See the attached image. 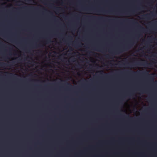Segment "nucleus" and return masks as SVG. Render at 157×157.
<instances>
[{
  "instance_id": "nucleus-1",
  "label": "nucleus",
  "mask_w": 157,
  "mask_h": 157,
  "mask_svg": "<svg viewBox=\"0 0 157 157\" xmlns=\"http://www.w3.org/2000/svg\"><path fill=\"white\" fill-rule=\"evenodd\" d=\"M134 44V41L132 40L123 46L114 50L111 52L112 54H118L123 52L127 50L130 48Z\"/></svg>"
},
{
  "instance_id": "nucleus-2",
  "label": "nucleus",
  "mask_w": 157,
  "mask_h": 157,
  "mask_svg": "<svg viewBox=\"0 0 157 157\" xmlns=\"http://www.w3.org/2000/svg\"><path fill=\"white\" fill-rule=\"evenodd\" d=\"M131 74L134 75H143L145 76L148 77L150 79H152V81H153L154 78L152 76V75L149 74L148 71L146 70L142 72H135L133 71H130Z\"/></svg>"
},
{
  "instance_id": "nucleus-3",
  "label": "nucleus",
  "mask_w": 157,
  "mask_h": 157,
  "mask_svg": "<svg viewBox=\"0 0 157 157\" xmlns=\"http://www.w3.org/2000/svg\"><path fill=\"white\" fill-rule=\"evenodd\" d=\"M123 21L124 22L132 23H133L136 24L137 25L138 27H139L140 28H141L143 31H145L144 28V27H143L140 25L136 21L134 20L125 19L123 20Z\"/></svg>"
},
{
  "instance_id": "nucleus-4",
  "label": "nucleus",
  "mask_w": 157,
  "mask_h": 157,
  "mask_svg": "<svg viewBox=\"0 0 157 157\" xmlns=\"http://www.w3.org/2000/svg\"><path fill=\"white\" fill-rule=\"evenodd\" d=\"M23 27L21 25H20L15 30V32L17 34L20 33L23 30Z\"/></svg>"
},
{
  "instance_id": "nucleus-5",
  "label": "nucleus",
  "mask_w": 157,
  "mask_h": 157,
  "mask_svg": "<svg viewBox=\"0 0 157 157\" xmlns=\"http://www.w3.org/2000/svg\"><path fill=\"white\" fill-rule=\"evenodd\" d=\"M153 13H151L150 14H147L142 15V17L144 19H150L151 16L153 15Z\"/></svg>"
},
{
  "instance_id": "nucleus-6",
  "label": "nucleus",
  "mask_w": 157,
  "mask_h": 157,
  "mask_svg": "<svg viewBox=\"0 0 157 157\" xmlns=\"http://www.w3.org/2000/svg\"><path fill=\"white\" fill-rule=\"evenodd\" d=\"M87 17L89 19H98L99 20H102L104 19V18L102 17H94V16H87Z\"/></svg>"
},
{
  "instance_id": "nucleus-7",
  "label": "nucleus",
  "mask_w": 157,
  "mask_h": 157,
  "mask_svg": "<svg viewBox=\"0 0 157 157\" xmlns=\"http://www.w3.org/2000/svg\"><path fill=\"white\" fill-rule=\"evenodd\" d=\"M95 48L96 49V50L101 52H103L104 50V48L99 47H95Z\"/></svg>"
},
{
  "instance_id": "nucleus-8",
  "label": "nucleus",
  "mask_w": 157,
  "mask_h": 157,
  "mask_svg": "<svg viewBox=\"0 0 157 157\" xmlns=\"http://www.w3.org/2000/svg\"><path fill=\"white\" fill-rule=\"evenodd\" d=\"M81 43H75L74 42L73 43V44L75 48H77L78 47H81Z\"/></svg>"
},
{
  "instance_id": "nucleus-9",
  "label": "nucleus",
  "mask_w": 157,
  "mask_h": 157,
  "mask_svg": "<svg viewBox=\"0 0 157 157\" xmlns=\"http://www.w3.org/2000/svg\"><path fill=\"white\" fill-rule=\"evenodd\" d=\"M137 65H138L145 66V65H146V64L145 63L141 64V63H136L135 64H133L132 66H134Z\"/></svg>"
},
{
  "instance_id": "nucleus-10",
  "label": "nucleus",
  "mask_w": 157,
  "mask_h": 157,
  "mask_svg": "<svg viewBox=\"0 0 157 157\" xmlns=\"http://www.w3.org/2000/svg\"><path fill=\"white\" fill-rule=\"evenodd\" d=\"M46 41L47 43H48L49 42H50L51 41V38L49 37H46Z\"/></svg>"
},
{
  "instance_id": "nucleus-11",
  "label": "nucleus",
  "mask_w": 157,
  "mask_h": 157,
  "mask_svg": "<svg viewBox=\"0 0 157 157\" xmlns=\"http://www.w3.org/2000/svg\"><path fill=\"white\" fill-rule=\"evenodd\" d=\"M41 46V44H36L35 45V47L36 48H37L38 47H40V46Z\"/></svg>"
},
{
  "instance_id": "nucleus-12",
  "label": "nucleus",
  "mask_w": 157,
  "mask_h": 157,
  "mask_svg": "<svg viewBox=\"0 0 157 157\" xmlns=\"http://www.w3.org/2000/svg\"><path fill=\"white\" fill-rule=\"evenodd\" d=\"M134 95V94H133L132 93H131L130 94H128L127 95L131 97V96H133Z\"/></svg>"
},
{
  "instance_id": "nucleus-13",
  "label": "nucleus",
  "mask_w": 157,
  "mask_h": 157,
  "mask_svg": "<svg viewBox=\"0 0 157 157\" xmlns=\"http://www.w3.org/2000/svg\"><path fill=\"white\" fill-rule=\"evenodd\" d=\"M90 10L91 11H93V12H100L99 11V10H92V9Z\"/></svg>"
},
{
  "instance_id": "nucleus-14",
  "label": "nucleus",
  "mask_w": 157,
  "mask_h": 157,
  "mask_svg": "<svg viewBox=\"0 0 157 157\" xmlns=\"http://www.w3.org/2000/svg\"><path fill=\"white\" fill-rule=\"evenodd\" d=\"M93 53V52L91 51H88L87 52V53L89 55H90L91 54Z\"/></svg>"
},
{
  "instance_id": "nucleus-15",
  "label": "nucleus",
  "mask_w": 157,
  "mask_h": 157,
  "mask_svg": "<svg viewBox=\"0 0 157 157\" xmlns=\"http://www.w3.org/2000/svg\"><path fill=\"white\" fill-rule=\"evenodd\" d=\"M110 56L109 55H106L105 56V57L106 58H110Z\"/></svg>"
},
{
  "instance_id": "nucleus-16",
  "label": "nucleus",
  "mask_w": 157,
  "mask_h": 157,
  "mask_svg": "<svg viewBox=\"0 0 157 157\" xmlns=\"http://www.w3.org/2000/svg\"><path fill=\"white\" fill-rule=\"evenodd\" d=\"M140 91L141 92L143 93L144 92H146V90H140Z\"/></svg>"
},
{
  "instance_id": "nucleus-17",
  "label": "nucleus",
  "mask_w": 157,
  "mask_h": 157,
  "mask_svg": "<svg viewBox=\"0 0 157 157\" xmlns=\"http://www.w3.org/2000/svg\"><path fill=\"white\" fill-rule=\"evenodd\" d=\"M31 4H30V5ZM31 10V6H30V10ZM31 29H30V30ZM31 33H30V40L31 39H32V38H31ZM31 48V44L30 43V48Z\"/></svg>"
},
{
  "instance_id": "nucleus-18",
  "label": "nucleus",
  "mask_w": 157,
  "mask_h": 157,
  "mask_svg": "<svg viewBox=\"0 0 157 157\" xmlns=\"http://www.w3.org/2000/svg\"><path fill=\"white\" fill-rule=\"evenodd\" d=\"M58 8H58V7H55V9H56V10L57 12H58V11H59V9H58Z\"/></svg>"
},
{
  "instance_id": "nucleus-19",
  "label": "nucleus",
  "mask_w": 157,
  "mask_h": 157,
  "mask_svg": "<svg viewBox=\"0 0 157 157\" xmlns=\"http://www.w3.org/2000/svg\"><path fill=\"white\" fill-rule=\"evenodd\" d=\"M66 84L67 85L69 86H71V85L69 83H68V82H66Z\"/></svg>"
},
{
  "instance_id": "nucleus-20",
  "label": "nucleus",
  "mask_w": 157,
  "mask_h": 157,
  "mask_svg": "<svg viewBox=\"0 0 157 157\" xmlns=\"http://www.w3.org/2000/svg\"><path fill=\"white\" fill-rule=\"evenodd\" d=\"M30 56H31V52H30ZM31 59H32V58H31L30 57V65L31 64Z\"/></svg>"
},
{
  "instance_id": "nucleus-21",
  "label": "nucleus",
  "mask_w": 157,
  "mask_h": 157,
  "mask_svg": "<svg viewBox=\"0 0 157 157\" xmlns=\"http://www.w3.org/2000/svg\"><path fill=\"white\" fill-rule=\"evenodd\" d=\"M52 17H53V18L54 19H56V16H55L53 15H52Z\"/></svg>"
},
{
  "instance_id": "nucleus-22",
  "label": "nucleus",
  "mask_w": 157,
  "mask_h": 157,
  "mask_svg": "<svg viewBox=\"0 0 157 157\" xmlns=\"http://www.w3.org/2000/svg\"><path fill=\"white\" fill-rule=\"evenodd\" d=\"M140 34L138 33L137 35H136V36L137 37H139V36H140Z\"/></svg>"
},
{
  "instance_id": "nucleus-23",
  "label": "nucleus",
  "mask_w": 157,
  "mask_h": 157,
  "mask_svg": "<svg viewBox=\"0 0 157 157\" xmlns=\"http://www.w3.org/2000/svg\"><path fill=\"white\" fill-rule=\"evenodd\" d=\"M31 69H30V77H31Z\"/></svg>"
},
{
  "instance_id": "nucleus-24",
  "label": "nucleus",
  "mask_w": 157,
  "mask_h": 157,
  "mask_svg": "<svg viewBox=\"0 0 157 157\" xmlns=\"http://www.w3.org/2000/svg\"><path fill=\"white\" fill-rule=\"evenodd\" d=\"M81 66V65L80 64H78V65H77V66L78 67H79L80 66Z\"/></svg>"
},
{
  "instance_id": "nucleus-25",
  "label": "nucleus",
  "mask_w": 157,
  "mask_h": 157,
  "mask_svg": "<svg viewBox=\"0 0 157 157\" xmlns=\"http://www.w3.org/2000/svg\"><path fill=\"white\" fill-rule=\"evenodd\" d=\"M153 29L155 31L156 30V29L155 28Z\"/></svg>"
},
{
  "instance_id": "nucleus-26",
  "label": "nucleus",
  "mask_w": 157,
  "mask_h": 157,
  "mask_svg": "<svg viewBox=\"0 0 157 157\" xmlns=\"http://www.w3.org/2000/svg\"><path fill=\"white\" fill-rule=\"evenodd\" d=\"M40 53V52H36V53L38 54H39Z\"/></svg>"
},
{
  "instance_id": "nucleus-27",
  "label": "nucleus",
  "mask_w": 157,
  "mask_h": 157,
  "mask_svg": "<svg viewBox=\"0 0 157 157\" xmlns=\"http://www.w3.org/2000/svg\"><path fill=\"white\" fill-rule=\"evenodd\" d=\"M147 48V47H144L143 48L145 49V48Z\"/></svg>"
},
{
  "instance_id": "nucleus-28",
  "label": "nucleus",
  "mask_w": 157,
  "mask_h": 157,
  "mask_svg": "<svg viewBox=\"0 0 157 157\" xmlns=\"http://www.w3.org/2000/svg\"><path fill=\"white\" fill-rule=\"evenodd\" d=\"M106 76H108V75H105Z\"/></svg>"
},
{
  "instance_id": "nucleus-29",
  "label": "nucleus",
  "mask_w": 157,
  "mask_h": 157,
  "mask_svg": "<svg viewBox=\"0 0 157 157\" xmlns=\"http://www.w3.org/2000/svg\"><path fill=\"white\" fill-rule=\"evenodd\" d=\"M89 68H92V67H89Z\"/></svg>"
},
{
  "instance_id": "nucleus-30",
  "label": "nucleus",
  "mask_w": 157,
  "mask_h": 157,
  "mask_svg": "<svg viewBox=\"0 0 157 157\" xmlns=\"http://www.w3.org/2000/svg\"><path fill=\"white\" fill-rule=\"evenodd\" d=\"M31 0H30V2H31Z\"/></svg>"
},
{
  "instance_id": "nucleus-31",
  "label": "nucleus",
  "mask_w": 157,
  "mask_h": 157,
  "mask_svg": "<svg viewBox=\"0 0 157 157\" xmlns=\"http://www.w3.org/2000/svg\"><path fill=\"white\" fill-rule=\"evenodd\" d=\"M128 117H129V116H128Z\"/></svg>"
},
{
  "instance_id": "nucleus-32",
  "label": "nucleus",
  "mask_w": 157,
  "mask_h": 157,
  "mask_svg": "<svg viewBox=\"0 0 157 157\" xmlns=\"http://www.w3.org/2000/svg\"><path fill=\"white\" fill-rule=\"evenodd\" d=\"M71 51H72V49H71Z\"/></svg>"
},
{
  "instance_id": "nucleus-33",
  "label": "nucleus",
  "mask_w": 157,
  "mask_h": 157,
  "mask_svg": "<svg viewBox=\"0 0 157 157\" xmlns=\"http://www.w3.org/2000/svg\"><path fill=\"white\" fill-rule=\"evenodd\" d=\"M30 82L31 81V79H30Z\"/></svg>"
}]
</instances>
